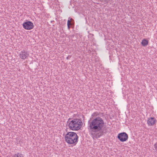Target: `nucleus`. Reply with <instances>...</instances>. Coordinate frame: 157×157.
Masks as SVG:
<instances>
[{"instance_id":"nucleus-1","label":"nucleus","mask_w":157,"mask_h":157,"mask_svg":"<svg viewBox=\"0 0 157 157\" xmlns=\"http://www.w3.org/2000/svg\"><path fill=\"white\" fill-rule=\"evenodd\" d=\"M99 115L98 112H94L91 115L92 118L96 117L93 119L92 121H88V128L91 132L90 135L94 140L99 138L104 133L102 130L104 125L103 120L100 117H97Z\"/></svg>"},{"instance_id":"nucleus-2","label":"nucleus","mask_w":157,"mask_h":157,"mask_svg":"<svg viewBox=\"0 0 157 157\" xmlns=\"http://www.w3.org/2000/svg\"><path fill=\"white\" fill-rule=\"evenodd\" d=\"M65 140L68 144L75 145L78 141V137L75 132H68L64 136Z\"/></svg>"},{"instance_id":"nucleus-3","label":"nucleus","mask_w":157,"mask_h":157,"mask_svg":"<svg viewBox=\"0 0 157 157\" xmlns=\"http://www.w3.org/2000/svg\"><path fill=\"white\" fill-rule=\"evenodd\" d=\"M67 123L69 128L73 131L79 130L82 125V120L77 119H74L71 120L69 119Z\"/></svg>"},{"instance_id":"nucleus-4","label":"nucleus","mask_w":157,"mask_h":157,"mask_svg":"<svg viewBox=\"0 0 157 157\" xmlns=\"http://www.w3.org/2000/svg\"><path fill=\"white\" fill-rule=\"evenodd\" d=\"M118 138L122 142L126 141L128 138V135L124 132L119 133L117 136Z\"/></svg>"},{"instance_id":"nucleus-5","label":"nucleus","mask_w":157,"mask_h":157,"mask_svg":"<svg viewBox=\"0 0 157 157\" xmlns=\"http://www.w3.org/2000/svg\"><path fill=\"white\" fill-rule=\"evenodd\" d=\"M23 26L24 28L26 30H31L34 27L33 23L30 21H27L23 23Z\"/></svg>"},{"instance_id":"nucleus-6","label":"nucleus","mask_w":157,"mask_h":157,"mask_svg":"<svg viewBox=\"0 0 157 157\" xmlns=\"http://www.w3.org/2000/svg\"><path fill=\"white\" fill-rule=\"evenodd\" d=\"M29 56V53L24 50L22 51L19 53L20 57L22 59H27Z\"/></svg>"},{"instance_id":"nucleus-7","label":"nucleus","mask_w":157,"mask_h":157,"mask_svg":"<svg viewBox=\"0 0 157 157\" xmlns=\"http://www.w3.org/2000/svg\"><path fill=\"white\" fill-rule=\"evenodd\" d=\"M156 121L154 117L150 118L147 121V124L149 126H152L155 124Z\"/></svg>"},{"instance_id":"nucleus-8","label":"nucleus","mask_w":157,"mask_h":157,"mask_svg":"<svg viewBox=\"0 0 157 157\" xmlns=\"http://www.w3.org/2000/svg\"><path fill=\"white\" fill-rule=\"evenodd\" d=\"M148 43V41L146 39H144L142 40V41L141 42V44L143 46H145L147 45Z\"/></svg>"},{"instance_id":"nucleus-9","label":"nucleus","mask_w":157,"mask_h":157,"mask_svg":"<svg viewBox=\"0 0 157 157\" xmlns=\"http://www.w3.org/2000/svg\"><path fill=\"white\" fill-rule=\"evenodd\" d=\"M13 157H23V155L21 153H17L13 155Z\"/></svg>"},{"instance_id":"nucleus-10","label":"nucleus","mask_w":157,"mask_h":157,"mask_svg":"<svg viewBox=\"0 0 157 157\" xmlns=\"http://www.w3.org/2000/svg\"><path fill=\"white\" fill-rule=\"evenodd\" d=\"M72 20H67V26L68 28L69 29H70V26H71V21Z\"/></svg>"},{"instance_id":"nucleus-11","label":"nucleus","mask_w":157,"mask_h":157,"mask_svg":"<svg viewBox=\"0 0 157 157\" xmlns=\"http://www.w3.org/2000/svg\"><path fill=\"white\" fill-rule=\"evenodd\" d=\"M154 146L155 150H157V142L155 144Z\"/></svg>"},{"instance_id":"nucleus-12","label":"nucleus","mask_w":157,"mask_h":157,"mask_svg":"<svg viewBox=\"0 0 157 157\" xmlns=\"http://www.w3.org/2000/svg\"><path fill=\"white\" fill-rule=\"evenodd\" d=\"M74 21V20H72V21H71V26L73 25L74 24V21Z\"/></svg>"},{"instance_id":"nucleus-13","label":"nucleus","mask_w":157,"mask_h":157,"mask_svg":"<svg viewBox=\"0 0 157 157\" xmlns=\"http://www.w3.org/2000/svg\"><path fill=\"white\" fill-rule=\"evenodd\" d=\"M68 20H73V19L72 18H69Z\"/></svg>"}]
</instances>
